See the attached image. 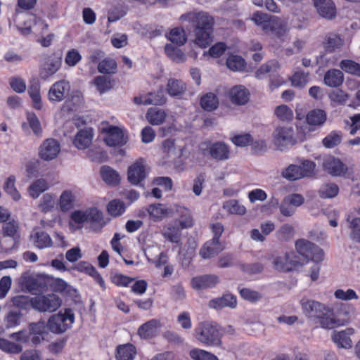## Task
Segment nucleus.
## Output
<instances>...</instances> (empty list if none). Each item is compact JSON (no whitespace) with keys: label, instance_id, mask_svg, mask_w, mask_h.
I'll list each match as a JSON object with an SVG mask.
<instances>
[{"label":"nucleus","instance_id":"f257e3e1","mask_svg":"<svg viewBox=\"0 0 360 360\" xmlns=\"http://www.w3.org/2000/svg\"><path fill=\"white\" fill-rule=\"evenodd\" d=\"M181 20L188 22L193 28L194 43L200 48H206L213 41L214 20L207 12H191L181 16Z\"/></svg>","mask_w":360,"mask_h":360},{"label":"nucleus","instance_id":"f03ea898","mask_svg":"<svg viewBox=\"0 0 360 360\" xmlns=\"http://www.w3.org/2000/svg\"><path fill=\"white\" fill-rule=\"evenodd\" d=\"M296 252L290 251L285 253L289 263L284 266V269L295 270L297 267L302 266L309 260L321 262L324 258L323 250L318 245L305 239H298L295 242Z\"/></svg>","mask_w":360,"mask_h":360},{"label":"nucleus","instance_id":"7ed1b4c3","mask_svg":"<svg viewBox=\"0 0 360 360\" xmlns=\"http://www.w3.org/2000/svg\"><path fill=\"white\" fill-rule=\"evenodd\" d=\"M222 333L218 324L211 321L200 322L195 329V337L202 345L220 347L222 345Z\"/></svg>","mask_w":360,"mask_h":360},{"label":"nucleus","instance_id":"20e7f679","mask_svg":"<svg viewBox=\"0 0 360 360\" xmlns=\"http://www.w3.org/2000/svg\"><path fill=\"white\" fill-rule=\"evenodd\" d=\"M198 154L216 162L226 161L231 155L230 147L223 142H202L198 147Z\"/></svg>","mask_w":360,"mask_h":360},{"label":"nucleus","instance_id":"39448f33","mask_svg":"<svg viewBox=\"0 0 360 360\" xmlns=\"http://www.w3.org/2000/svg\"><path fill=\"white\" fill-rule=\"evenodd\" d=\"M353 307L349 304L337 303L329 307L328 320L323 324L328 329H332L338 326H345L349 322V314Z\"/></svg>","mask_w":360,"mask_h":360},{"label":"nucleus","instance_id":"423d86ee","mask_svg":"<svg viewBox=\"0 0 360 360\" xmlns=\"http://www.w3.org/2000/svg\"><path fill=\"white\" fill-rule=\"evenodd\" d=\"M304 314L316 323H319L323 328L328 329L323 324L328 320L329 307L315 300H307L301 301Z\"/></svg>","mask_w":360,"mask_h":360},{"label":"nucleus","instance_id":"0eeeda50","mask_svg":"<svg viewBox=\"0 0 360 360\" xmlns=\"http://www.w3.org/2000/svg\"><path fill=\"white\" fill-rule=\"evenodd\" d=\"M75 321V314L72 309L65 308L64 311L50 316L47 322L48 328L53 333L61 334L71 328Z\"/></svg>","mask_w":360,"mask_h":360},{"label":"nucleus","instance_id":"6e6552de","mask_svg":"<svg viewBox=\"0 0 360 360\" xmlns=\"http://www.w3.org/2000/svg\"><path fill=\"white\" fill-rule=\"evenodd\" d=\"M316 164L311 160H304L300 165H290L282 172V176L289 180L295 181L313 175Z\"/></svg>","mask_w":360,"mask_h":360},{"label":"nucleus","instance_id":"1a4fd4ad","mask_svg":"<svg viewBox=\"0 0 360 360\" xmlns=\"http://www.w3.org/2000/svg\"><path fill=\"white\" fill-rule=\"evenodd\" d=\"M33 309L39 312H54L62 304V300L56 294L41 295L33 297Z\"/></svg>","mask_w":360,"mask_h":360},{"label":"nucleus","instance_id":"9d476101","mask_svg":"<svg viewBox=\"0 0 360 360\" xmlns=\"http://www.w3.org/2000/svg\"><path fill=\"white\" fill-rule=\"evenodd\" d=\"M24 283L30 293L38 296L48 290L49 278L41 274L31 276L25 278Z\"/></svg>","mask_w":360,"mask_h":360},{"label":"nucleus","instance_id":"9b49d317","mask_svg":"<svg viewBox=\"0 0 360 360\" xmlns=\"http://www.w3.org/2000/svg\"><path fill=\"white\" fill-rule=\"evenodd\" d=\"M145 160L143 158L138 159L127 170V179L132 185H139L146 178Z\"/></svg>","mask_w":360,"mask_h":360},{"label":"nucleus","instance_id":"f8f14e48","mask_svg":"<svg viewBox=\"0 0 360 360\" xmlns=\"http://www.w3.org/2000/svg\"><path fill=\"white\" fill-rule=\"evenodd\" d=\"M322 167L325 172L333 176H342L347 172V165L339 158L332 155L324 158Z\"/></svg>","mask_w":360,"mask_h":360},{"label":"nucleus","instance_id":"ddd939ff","mask_svg":"<svg viewBox=\"0 0 360 360\" xmlns=\"http://www.w3.org/2000/svg\"><path fill=\"white\" fill-rule=\"evenodd\" d=\"M70 90V83L65 79L60 80L51 86L48 93V98L51 101L60 102L65 98Z\"/></svg>","mask_w":360,"mask_h":360},{"label":"nucleus","instance_id":"4468645a","mask_svg":"<svg viewBox=\"0 0 360 360\" xmlns=\"http://www.w3.org/2000/svg\"><path fill=\"white\" fill-rule=\"evenodd\" d=\"M60 150L59 143L51 138L45 140L39 148V156L44 160H51L57 157Z\"/></svg>","mask_w":360,"mask_h":360},{"label":"nucleus","instance_id":"2eb2a0df","mask_svg":"<svg viewBox=\"0 0 360 360\" xmlns=\"http://www.w3.org/2000/svg\"><path fill=\"white\" fill-rule=\"evenodd\" d=\"M161 327L162 324L160 320L152 319L139 327L137 334L141 339H151L158 335Z\"/></svg>","mask_w":360,"mask_h":360},{"label":"nucleus","instance_id":"dca6fc26","mask_svg":"<svg viewBox=\"0 0 360 360\" xmlns=\"http://www.w3.org/2000/svg\"><path fill=\"white\" fill-rule=\"evenodd\" d=\"M219 283L216 275L206 274L193 277L191 281V287L195 290H205L214 287Z\"/></svg>","mask_w":360,"mask_h":360},{"label":"nucleus","instance_id":"f3484780","mask_svg":"<svg viewBox=\"0 0 360 360\" xmlns=\"http://www.w3.org/2000/svg\"><path fill=\"white\" fill-rule=\"evenodd\" d=\"M347 228L350 240L355 243H360V217L348 213L345 217Z\"/></svg>","mask_w":360,"mask_h":360},{"label":"nucleus","instance_id":"a211bd4d","mask_svg":"<svg viewBox=\"0 0 360 360\" xmlns=\"http://www.w3.org/2000/svg\"><path fill=\"white\" fill-rule=\"evenodd\" d=\"M228 95L232 103L243 105L249 101L250 92L244 86L237 85L229 91Z\"/></svg>","mask_w":360,"mask_h":360},{"label":"nucleus","instance_id":"6ab92c4d","mask_svg":"<svg viewBox=\"0 0 360 360\" xmlns=\"http://www.w3.org/2000/svg\"><path fill=\"white\" fill-rule=\"evenodd\" d=\"M86 221L93 225L95 231H101L109 221L105 219L103 212L96 207L86 210Z\"/></svg>","mask_w":360,"mask_h":360},{"label":"nucleus","instance_id":"aec40b11","mask_svg":"<svg viewBox=\"0 0 360 360\" xmlns=\"http://www.w3.org/2000/svg\"><path fill=\"white\" fill-rule=\"evenodd\" d=\"M60 65V58L56 56L49 57L40 69V77L42 79H46L53 75L59 70Z\"/></svg>","mask_w":360,"mask_h":360},{"label":"nucleus","instance_id":"412c9836","mask_svg":"<svg viewBox=\"0 0 360 360\" xmlns=\"http://www.w3.org/2000/svg\"><path fill=\"white\" fill-rule=\"evenodd\" d=\"M137 355V349L131 343L119 345L115 351L116 360H134Z\"/></svg>","mask_w":360,"mask_h":360},{"label":"nucleus","instance_id":"4be33fe9","mask_svg":"<svg viewBox=\"0 0 360 360\" xmlns=\"http://www.w3.org/2000/svg\"><path fill=\"white\" fill-rule=\"evenodd\" d=\"M319 15L326 19H332L335 16L336 8L331 0H313Z\"/></svg>","mask_w":360,"mask_h":360},{"label":"nucleus","instance_id":"5701e85b","mask_svg":"<svg viewBox=\"0 0 360 360\" xmlns=\"http://www.w3.org/2000/svg\"><path fill=\"white\" fill-rule=\"evenodd\" d=\"M150 218L153 221H160L172 212V210L161 203L150 204L146 208Z\"/></svg>","mask_w":360,"mask_h":360},{"label":"nucleus","instance_id":"b1692460","mask_svg":"<svg viewBox=\"0 0 360 360\" xmlns=\"http://www.w3.org/2000/svg\"><path fill=\"white\" fill-rule=\"evenodd\" d=\"M266 33H271L278 38H281L288 32L286 24L278 17L270 18L268 25L264 31Z\"/></svg>","mask_w":360,"mask_h":360},{"label":"nucleus","instance_id":"393cba45","mask_svg":"<svg viewBox=\"0 0 360 360\" xmlns=\"http://www.w3.org/2000/svg\"><path fill=\"white\" fill-rule=\"evenodd\" d=\"M224 249L221 242L210 240L207 241L200 250V255L203 259H210L214 257Z\"/></svg>","mask_w":360,"mask_h":360},{"label":"nucleus","instance_id":"a878e982","mask_svg":"<svg viewBox=\"0 0 360 360\" xmlns=\"http://www.w3.org/2000/svg\"><path fill=\"white\" fill-rule=\"evenodd\" d=\"M354 333V330L352 328H348L339 332H334L332 335V340L338 345V347L349 349L352 347V342L350 338V335Z\"/></svg>","mask_w":360,"mask_h":360},{"label":"nucleus","instance_id":"bb28decb","mask_svg":"<svg viewBox=\"0 0 360 360\" xmlns=\"http://www.w3.org/2000/svg\"><path fill=\"white\" fill-rule=\"evenodd\" d=\"M100 174L103 181L109 186H116L120 183L119 173L110 166H102Z\"/></svg>","mask_w":360,"mask_h":360},{"label":"nucleus","instance_id":"cd10ccee","mask_svg":"<svg viewBox=\"0 0 360 360\" xmlns=\"http://www.w3.org/2000/svg\"><path fill=\"white\" fill-rule=\"evenodd\" d=\"M209 305L214 309H221L226 307L235 308L237 305V299L236 296L231 294H225L221 297L210 300Z\"/></svg>","mask_w":360,"mask_h":360},{"label":"nucleus","instance_id":"c85d7f7f","mask_svg":"<svg viewBox=\"0 0 360 360\" xmlns=\"http://www.w3.org/2000/svg\"><path fill=\"white\" fill-rule=\"evenodd\" d=\"M324 83L330 87H338L344 81V75L341 70L331 69L328 70L324 75Z\"/></svg>","mask_w":360,"mask_h":360},{"label":"nucleus","instance_id":"c756f323","mask_svg":"<svg viewBox=\"0 0 360 360\" xmlns=\"http://www.w3.org/2000/svg\"><path fill=\"white\" fill-rule=\"evenodd\" d=\"M76 200V196L71 190H65L62 192L58 205L63 212H67L72 210Z\"/></svg>","mask_w":360,"mask_h":360},{"label":"nucleus","instance_id":"7c9ffc66","mask_svg":"<svg viewBox=\"0 0 360 360\" xmlns=\"http://www.w3.org/2000/svg\"><path fill=\"white\" fill-rule=\"evenodd\" d=\"M323 44L326 51L333 53L342 47L344 40L339 35L330 33L326 36Z\"/></svg>","mask_w":360,"mask_h":360},{"label":"nucleus","instance_id":"2f4dec72","mask_svg":"<svg viewBox=\"0 0 360 360\" xmlns=\"http://www.w3.org/2000/svg\"><path fill=\"white\" fill-rule=\"evenodd\" d=\"M186 89V84L179 79L171 78L168 80L167 90L171 96L182 95Z\"/></svg>","mask_w":360,"mask_h":360},{"label":"nucleus","instance_id":"473e14b6","mask_svg":"<svg viewBox=\"0 0 360 360\" xmlns=\"http://www.w3.org/2000/svg\"><path fill=\"white\" fill-rule=\"evenodd\" d=\"M327 118L326 113L321 109H315L308 112L306 120L309 125H321Z\"/></svg>","mask_w":360,"mask_h":360},{"label":"nucleus","instance_id":"72a5a7b5","mask_svg":"<svg viewBox=\"0 0 360 360\" xmlns=\"http://www.w3.org/2000/svg\"><path fill=\"white\" fill-rule=\"evenodd\" d=\"M200 105L206 111H213L219 105V99L214 93H207L201 97Z\"/></svg>","mask_w":360,"mask_h":360},{"label":"nucleus","instance_id":"f704fd0d","mask_svg":"<svg viewBox=\"0 0 360 360\" xmlns=\"http://www.w3.org/2000/svg\"><path fill=\"white\" fill-rule=\"evenodd\" d=\"M166 117L165 110L157 108H150L146 113L148 121L153 125L161 124Z\"/></svg>","mask_w":360,"mask_h":360},{"label":"nucleus","instance_id":"c9c22d12","mask_svg":"<svg viewBox=\"0 0 360 360\" xmlns=\"http://www.w3.org/2000/svg\"><path fill=\"white\" fill-rule=\"evenodd\" d=\"M34 245L39 249L49 248L53 245V242L50 236L43 231H37L34 233Z\"/></svg>","mask_w":360,"mask_h":360},{"label":"nucleus","instance_id":"e433bc0d","mask_svg":"<svg viewBox=\"0 0 360 360\" xmlns=\"http://www.w3.org/2000/svg\"><path fill=\"white\" fill-rule=\"evenodd\" d=\"M11 302L13 305L22 310H29L33 309V297L27 295H16L12 297Z\"/></svg>","mask_w":360,"mask_h":360},{"label":"nucleus","instance_id":"4c0bfd02","mask_svg":"<svg viewBox=\"0 0 360 360\" xmlns=\"http://www.w3.org/2000/svg\"><path fill=\"white\" fill-rule=\"evenodd\" d=\"M49 188L46 181L44 179H39L34 181L28 188L30 195L33 198H37L39 195L47 190Z\"/></svg>","mask_w":360,"mask_h":360},{"label":"nucleus","instance_id":"58836bf2","mask_svg":"<svg viewBox=\"0 0 360 360\" xmlns=\"http://www.w3.org/2000/svg\"><path fill=\"white\" fill-rule=\"evenodd\" d=\"M125 209L124 203L119 199L110 200L107 205L108 214L114 217L121 216L125 212Z\"/></svg>","mask_w":360,"mask_h":360},{"label":"nucleus","instance_id":"ea45409f","mask_svg":"<svg viewBox=\"0 0 360 360\" xmlns=\"http://www.w3.org/2000/svg\"><path fill=\"white\" fill-rule=\"evenodd\" d=\"M295 234L294 227L289 224L282 225L276 232V237L279 241H289Z\"/></svg>","mask_w":360,"mask_h":360},{"label":"nucleus","instance_id":"a19ab883","mask_svg":"<svg viewBox=\"0 0 360 360\" xmlns=\"http://www.w3.org/2000/svg\"><path fill=\"white\" fill-rule=\"evenodd\" d=\"M163 237L173 243H179L181 240V233L179 227L169 224L162 231Z\"/></svg>","mask_w":360,"mask_h":360},{"label":"nucleus","instance_id":"79ce46f5","mask_svg":"<svg viewBox=\"0 0 360 360\" xmlns=\"http://www.w3.org/2000/svg\"><path fill=\"white\" fill-rule=\"evenodd\" d=\"M165 51L167 56L176 63H182L186 60V55L181 50L172 44H167Z\"/></svg>","mask_w":360,"mask_h":360},{"label":"nucleus","instance_id":"37998d69","mask_svg":"<svg viewBox=\"0 0 360 360\" xmlns=\"http://www.w3.org/2000/svg\"><path fill=\"white\" fill-rule=\"evenodd\" d=\"M3 234L4 236L11 237L15 242L19 240L18 224L13 220L6 222L3 226Z\"/></svg>","mask_w":360,"mask_h":360},{"label":"nucleus","instance_id":"c03bdc74","mask_svg":"<svg viewBox=\"0 0 360 360\" xmlns=\"http://www.w3.org/2000/svg\"><path fill=\"white\" fill-rule=\"evenodd\" d=\"M189 356L193 360H219L214 354L199 348L192 349Z\"/></svg>","mask_w":360,"mask_h":360},{"label":"nucleus","instance_id":"a18cd8bd","mask_svg":"<svg viewBox=\"0 0 360 360\" xmlns=\"http://www.w3.org/2000/svg\"><path fill=\"white\" fill-rule=\"evenodd\" d=\"M339 187L334 183H329L323 185L319 191V196L321 198H332L338 195Z\"/></svg>","mask_w":360,"mask_h":360},{"label":"nucleus","instance_id":"49530a36","mask_svg":"<svg viewBox=\"0 0 360 360\" xmlns=\"http://www.w3.org/2000/svg\"><path fill=\"white\" fill-rule=\"evenodd\" d=\"M28 93L32 100L34 108L37 110H40L42 105L40 96L39 84L37 82L32 84L29 86Z\"/></svg>","mask_w":360,"mask_h":360},{"label":"nucleus","instance_id":"de8ad7c7","mask_svg":"<svg viewBox=\"0 0 360 360\" xmlns=\"http://www.w3.org/2000/svg\"><path fill=\"white\" fill-rule=\"evenodd\" d=\"M226 66L233 71H242L245 69V61L238 56H231L226 60Z\"/></svg>","mask_w":360,"mask_h":360},{"label":"nucleus","instance_id":"09e8293b","mask_svg":"<svg viewBox=\"0 0 360 360\" xmlns=\"http://www.w3.org/2000/svg\"><path fill=\"white\" fill-rule=\"evenodd\" d=\"M15 178L14 176H10L5 181L4 190L6 193L11 196V198L17 201L20 198V194L15 186Z\"/></svg>","mask_w":360,"mask_h":360},{"label":"nucleus","instance_id":"8fccbe9b","mask_svg":"<svg viewBox=\"0 0 360 360\" xmlns=\"http://www.w3.org/2000/svg\"><path fill=\"white\" fill-rule=\"evenodd\" d=\"M169 39L178 46L184 45L186 40V36L184 29L176 27L171 30Z\"/></svg>","mask_w":360,"mask_h":360},{"label":"nucleus","instance_id":"3c124183","mask_svg":"<svg viewBox=\"0 0 360 360\" xmlns=\"http://www.w3.org/2000/svg\"><path fill=\"white\" fill-rule=\"evenodd\" d=\"M22 314L20 311H10L4 318L6 328H15L20 325Z\"/></svg>","mask_w":360,"mask_h":360},{"label":"nucleus","instance_id":"603ef678","mask_svg":"<svg viewBox=\"0 0 360 360\" xmlns=\"http://www.w3.org/2000/svg\"><path fill=\"white\" fill-rule=\"evenodd\" d=\"M340 68L347 73L360 77V65L351 60H342L340 63Z\"/></svg>","mask_w":360,"mask_h":360},{"label":"nucleus","instance_id":"864d4df0","mask_svg":"<svg viewBox=\"0 0 360 360\" xmlns=\"http://www.w3.org/2000/svg\"><path fill=\"white\" fill-rule=\"evenodd\" d=\"M0 349L8 353L17 354L22 352V347L8 340L0 339Z\"/></svg>","mask_w":360,"mask_h":360},{"label":"nucleus","instance_id":"5fc2aeb1","mask_svg":"<svg viewBox=\"0 0 360 360\" xmlns=\"http://www.w3.org/2000/svg\"><path fill=\"white\" fill-rule=\"evenodd\" d=\"M238 291L240 297L250 302H256L261 300L262 295L256 291L247 288H238Z\"/></svg>","mask_w":360,"mask_h":360},{"label":"nucleus","instance_id":"6e6d98bb","mask_svg":"<svg viewBox=\"0 0 360 360\" xmlns=\"http://www.w3.org/2000/svg\"><path fill=\"white\" fill-rule=\"evenodd\" d=\"M279 68L278 63L276 60H271L267 63L262 65L256 72V77L262 79L265 74L276 72Z\"/></svg>","mask_w":360,"mask_h":360},{"label":"nucleus","instance_id":"4d7b16f0","mask_svg":"<svg viewBox=\"0 0 360 360\" xmlns=\"http://www.w3.org/2000/svg\"><path fill=\"white\" fill-rule=\"evenodd\" d=\"M275 115L281 121L289 122L293 118L292 110L285 105H281L275 109Z\"/></svg>","mask_w":360,"mask_h":360},{"label":"nucleus","instance_id":"13d9d810","mask_svg":"<svg viewBox=\"0 0 360 360\" xmlns=\"http://www.w3.org/2000/svg\"><path fill=\"white\" fill-rule=\"evenodd\" d=\"M117 68V63L112 58H106L99 63L98 70L100 72L104 74L115 73Z\"/></svg>","mask_w":360,"mask_h":360},{"label":"nucleus","instance_id":"bf43d9fd","mask_svg":"<svg viewBox=\"0 0 360 360\" xmlns=\"http://www.w3.org/2000/svg\"><path fill=\"white\" fill-rule=\"evenodd\" d=\"M224 207L229 213L233 214L243 215L246 212V208L236 200H229Z\"/></svg>","mask_w":360,"mask_h":360},{"label":"nucleus","instance_id":"052dcab7","mask_svg":"<svg viewBox=\"0 0 360 360\" xmlns=\"http://www.w3.org/2000/svg\"><path fill=\"white\" fill-rule=\"evenodd\" d=\"M349 98V96L347 93L339 89L332 91L329 94L330 101L338 105L345 104Z\"/></svg>","mask_w":360,"mask_h":360},{"label":"nucleus","instance_id":"680f3d73","mask_svg":"<svg viewBox=\"0 0 360 360\" xmlns=\"http://www.w3.org/2000/svg\"><path fill=\"white\" fill-rule=\"evenodd\" d=\"M110 280L113 284L118 287H128L134 281V278L120 273H115L111 276Z\"/></svg>","mask_w":360,"mask_h":360},{"label":"nucleus","instance_id":"e2e57ef3","mask_svg":"<svg viewBox=\"0 0 360 360\" xmlns=\"http://www.w3.org/2000/svg\"><path fill=\"white\" fill-rule=\"evenodd\" d=\"M94 84L100 93H104L111 89V80L107 76H98L94 79Z\"/></svg>","mask_w":360,"mask_h":360},{"label":"nucleus","instance_id":"0e129e2a","mask_svg":"<svg viewBox=\"0 0 360 360\" xmlns=\"http://www.w3.org/2000/svg\"><path fill=\"white\" fill-rule=\"evenodd\" d=\"M292 84L297 87H303L309 82V74L296 71L291 78Z\"/></svg>","mask_w":360,"mask_h":360},{"label":"nucleus","instance_id":"69168bd1","mask_svg":"<svg viewBox=\"0 0 360 360\" xmlns=\"http://www.w3.org/2000/svg\"><path fill=\"white\" fill-rule=\"evenodd\" d=\"M102 127L100 129V132L102 134H106L108 135H124L127 133L126 130L123 127L111 126L107 122H102Z\"/></svg>","mask_w":360,"mask_h":360},{"label":"nucleus","instance_id":"338daca9","mask_svg":"<svg viewBox=\"0 0 360 360\" xmlns=\"http://www.w3.org/2000/svg\"><path fill=\"white\" fill-rule=\"evenodd\" d=\"M292 138L293 136H275L274 143L278 150L283 151L295 143L292 141Z\"/></svg>","mask_w":360,"mask_h":360},{"label":"nucleus","instance_id":"774afa93","mask_svg":"<svg viewBox=\"0 0 360 360\" xmlns=\"http://www.w3.org/2000/svg\"><path fill=\"white\" fill-rule=\"evenodd\" d=\"M55 205V200L53 195L46 193L41 199L40 207L42 212H48L51 211Z\"/></svg>","mask_w":360,"mask_h":360}]
</instances>
